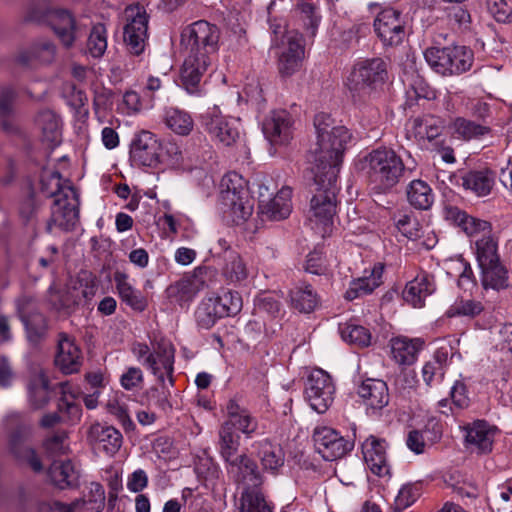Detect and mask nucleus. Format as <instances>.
Returning a JSON list of instances; mask_svg holds the SVG:
<instances>
[{
  "instance_id": "obj_23",
  "label": "nucleus",
  "mask_w": 512,
  "mask_h": 512,
  "mask_svg": "<svg viewBox=\"0 0 512 512\" xmlns=\"http://www.w3.org/2000/svg\"><path fill=\"white\" fill-rule=\"evenodd\" d=\"M46 21L66 48L73 46L77 26L70 11L60 8L50 9L46 13Z\"/></svg>"
},
{
  "instance_id": "obj_34",
  "label": "nucleus",
  "mask_w": 512,
  "mask_h": 512,
  "mask_svg": "<svg viewBox=\"0 0 512 512\" xmlns=\"http://www.w3.org/2000/svg\"><path fill=\"white\" fill-rule=\"evenodd\" d=\"M391 354L400 365H411L416 361L423 342L420 339L396 337L391 339Z\"/></svg>"
},
{
  "instance_id": "obj_52",
  "label": "nucleus",
  "mask_w": 512,
  "mask_h": 512,
  "mask_svg": "<svg viewBox=\"0 0 512 512\" xmlns=\"http://www.w3.org/2000/svg\"><path fill=\"white\" fill-rule=\"evenodd\" d=\"M74 506H80L89 512H102L105 506L104 487L99 483H91L87 499H77Z\"/></svg>"
},
{
  "instance_id": "obj_45",
  "label": "nucleus",
  "mask_w": 512,
  "mask_h": 512,
  "mask_svg": "<svg viewBox=\"0 0 512 512\" xmlns=\"http://www.w3.org/2000/svg\"><path fill=\"white\" fill-rule=\"evenodd\" d=\"M448 52L449 54L454 56L449 57V76L451 75H459L466 71H468L473 63V52L470 48L466 46H449Z\"/></svg>"
},
{
  "instance_id": "obj_5",
  "label": "nucleus",
  "mask_w": 512,
  "mask_h": 512,
  "mask_svg": "<svg viewBox=\"0 0 512 512\" xmlns=\"http://www.w3.org/2000/svg\"><path fill=\"white\" fill-rule=\"evenodd\" d=\"M388 78L386 63L372 58L357 63L347 78V88L355 102H365Z\"/></svg>"
},
{
  "instance_id": "obj_54",
  "label": "nucleus",
  "mask_w": 512,
  "mask_h": 512,
  "mask_svg": "<svg viewBox=\"0 0 512 512\" xmlns=\"http://www.w3.org/2000/svg\"><path fill=\"white\" fill-rule=\"evenodd\" d=\"M239 510L240 512H272L263 493H258L256 490L241 493Z\"/></svg>"
},
{
  "instance_id": "obj_27",
  "label": "nucleus",
  "mask_w": 512,
  "mask_h": 512,
  "mask_svg": "<svg viewBox=\"0 0 512 512\" xmlns=\"http://www.w3.org/2000/svg\"><path fill=\"white\" fill-rule=\"evenodd\" d=\"M148 19L145 11L137 8L135 16L124 28V41L129 51L134 55H140L145 47L147 38Z\"/></svg>"
},
{
  "instance_id": "obj_21",
  "label": "nucleus",
  "mask_w": 512,
  "mask_h": 512,
  "mask_svg": "<svg viewBox=\"0 0 512 512\" xmlns=\"http://www.w3.org/2000/svg\"><path fill=\"white\" fill-rule=\"evenodd\" d=\"M466 447L477 453L486 454L492 451L494 437L497 432L495 426L485 420H475L465 426Z\"/></svg>"
},
{
  "instance_id": "obj_32",
  "label": "nucleus",
  "mask_w": 512,
  "mask_h": 512,
  "mask_svg": "<svg viewBox=\"0 0 512 512\" xmlns=\"http://www.w3.org/2000/svg\"><path fill=\"white\" fill-rule=\"evenodd\" d=\"M383 270V265H375L369 277H362L351 281L344 294L345 299L352 301L371 294L382 283Z\"/></svg>"
},
{
  "instance_id": "obj_51",
  "label": "nucleus",
  "mask_w": 512,
  "mask_h": 512,
  "mask_svg": "<svg viewBox=\"0 0 512 512\" xmlns=\"http://www.w3.org/2000/svg\"><path fill=\"white\" fill-rule=\"evenodd\" d=\"M87 52L94 58H100L107 49V29L104 24H95L89 34L87 44Z\"/></svg>"
},
{
  "instance_id": "obj_37",
  "label": "nucleus",
  "mask_w": 512,
  "mask_h": 512,
  "mask_svg": "<svg viewBox=\"0 0 512 512\" xmlns=\"http://www.w3.org/2000/svg\"><path fill=\"white\" fill-rule=\"evenodd\" d=\"M409 124L411 127L410 131L416 138L427 139L434 142L438 140L443 129L442 120L431 115L414 118Z\"/></svg>"
},
{
  "instance_id": "obj_15",
  "label": "nucleus",
  "mask_w": 512,
  "mask_h": 512,
  "mask_svg": "<svg viewBox=\"0 0 512 512\" xmlns=\"http://www.w3.org/2000/svg\"><path fill=\"white\" fill-rule=\"evenodd\" d=\"M87 442L95 451L114 456L123 444V436L115 427L95 422L87 430Z\"/></svg>"
},
{
  "instance_id": "obj_20",
  "label": "nucleus",
  "mask_w": 512,
  "mask_h": 512,
  "mask_svg": "<svg viewBox=\"0 0 512 512\" xmlns=\"http://www.w3.org/2000/svg\"><path fill=\"white\" fill-rule=\"evenodd\" d=\"M82 360L81 350L76 345L74 339L67 333H59L57 353L54 360L55 365L64 374H72L80 370Z\"/></svg>"
},
{
  "instance_id": "obj_63",
  "label": "nucleus",
  "mask_w": 512,
  "mask_h": 512,
  "mask_svg": "<svg viewBox=\"0 0 512 512\" xmlns=\"http://www.w3.org/2000/svg\"><path fill=\"white\" fill-rule=\"evenodd\" d=\"M488 8L497 22H512V0H489Z\"/></svg>"
},
{
  "instance_id": "obj_13",
  "label": "nucleus",
  "mask_w": 512,
  "mask_h": 512,
  "mask_svg": "<svg viewBox=\"0 0 512 512\" xmlns=\"http://www.w3.org/2000/svg\"><path fill=\"white\" fill-rule=\"evenodd\" d=\"M315 448L326 461H334L346 455L353 448V443L342 437L330 427H317L313 433Z\"/></svg>"
},
{
  "instance_id": "obj_42",
  "label": "nucleus",
  "mask_w": 512,
  "mask_h": 512,
  "mask_svg": "<svg viewBox=\"0 0 512 512\" xmlns=\"http://www.w3.org/2000/svg\"><path fill=\"white\" fill-rule=\"evenodd\" d=\"M221 274L230 284L240 283L247 278L248 271L246 264L236 251L226 252Z\"/></svg>"
},
{
  "instance_id": "obj_38",
  "label": "nucleus",
  "mask_w": 512,
  "mask_h": 512,
  "mask_svg": "<svg viewBox=\"0 0 512 512\" xmlns=\"http://www.w3.org/2000/svg\"><path fill=\"white\" fill-rule=\"evenodd\" d=\"M462 185L477 196H486L494 185V174L489 169L469 171L462 177Z\"/></svg>"
},
{
  "instance_id": "obj_55",
  "label": "nucleus",
  "mask_w": 512,
  "mask_h": 512,
  "mask_svg": "<svg viewBox=\"0 0 512 512\" xmlns=\"http://www.w3.org/2000/svg\"><path fill=\"white\" fill-rule=\"evenodd\" d=\"M213 299L223 317L234 316L242 309V298L237 291L229 290Z\"/></svg>"
},
{
  "instance_id": "obj_7",
  "label": "nucleus",
  "mask_w": 512,
  "mask_h": 512,
  "mask_svg": "<svg viewBox=\"0 0 512 512\" xmlns=\"http://www.w3.org/2000/svg\"><path fill=\"white\" fill-rule=\"evenodd\" d=\"M221 186L220 202L224 213L236 224L247 220L252 214L253 205L243 178L237 173L228 174L222 179Z\"/></svg>"
},
{
  "instance_id": "obj_64",
  "label": "nucleus",
  "mask_w": 512,
  "mask_h": 512,
  "mask_svg": "<svg viewBox=\"0 0 512 512\" xmlns=\"http://www.w3.org/2000/svg\"><path fill=\"white\" fill-rule=\"evenodd\" d=\"M195 471L198 477L210 483L218 480L221 474L219 466L211 458L200 459L195 465Z\"/></svg>"
},
{
  "instance_id": "obj_44",
  "label": "nucleus",
  "mask_w": 512,
  "mask_h": 512,
  "mask_svg": "<svg viewBox=\"0 0 512 512\" xmlns=\"http://www.w3.org/2000/svg\"><path fill=\"white\" fill-rule=\"evenodd\" d=\"M480 268L482 270V284L485 289L501 290L508 287V271L500 261Z\"/></svg>"
},
{
  "instance_id": "obj_50",
  "label": "nucleus",
  "mask_w": 512,
  "mask_h": 512,
  "mask_svg": "<svg viewBox=\"0 0 512 512\" xmlns=\"http://www.w3.org/2000/svg\"><path fill=\"white\" fill-rule=\"evenodd\" d=\"M166 125L176 134L188 135L194 126L193 119L191 116L179 109H169L166 112Z\"/></svg>"
},
{
  "instance_id": "obj_40",
  "label": "nucleus",
  "mask_w": 512,
  "mask_h": 512,
  "mask_svg": "<svg viewBox=\"0 0 512 512\" xmlns=\"http://www.w3.org/2000/svg\"><path fill=\"white\" fill-rule=\"evenodd\" d=\"M451 129L457 138L465 141L481 139L491 132L490 127L478 124L463 117H457L454 119L451 123Z\"/></svg>"
},
{
  "instance_id": "obj_28",
  "label": "nucleus",
  "mask_w": 512,
  "mask_h": 512,
  "mask_svg": "<svg viewBox=\"0 0 512 512\" xmlns=\"http://www.w3.org/2000/svg\"><path fill=\"white\" fill-rule=\"evenodd\" d=\"M253 447L256 449V456L262 469L271 474H277L285 462V453L282 447L268 439L255 442Z\"/></svg>"
},
{
  "instance_id": "obj_9",
  "label": "nucleus",
  "mask_w": 512,
  "mask_h": 512,
  "mask_svg": "<svg viewBox=\"0 0 512 512\" xmlns=\"http://www.w3.org/2000/svg\"><path fill=\"white\" fill-rule=\"evenodd\" d=\"M335 385L330 375L322 369L311 372L305 384V399L319 414L325 413L333 404Z\"/></svg>"
},
{
  "instance_id": "obj_39",
  "label": "nucleus",
  "mask_w": 512,
  "mask_h": 512,
  "mask_svg": "<svg viewBox=\"0 0 512 512\" xmlns=\"http://www.w3.org/2000/svg\"><path fill=\"white\" fill-rule=\"evenodd\" d=\"M35 123L41 129L43 138L52 144L60 142V118L50 109L40 110L35 118Z\"/></svg>"
},
{
  "instance_id": "obj_56",
  "label": "nucleus",
  "mask_w": 512,
  "mask_h": 512,
  "mask_svg": "<svg viewBox=\"0 0 512 512\" xmlns=\"http://www.w3.org/2000/svg\"><path fill=\"white\" fill-rule=\"evenodd\" d=\"M477 260L479 266H487L496 263L499 260L497 254V243L490 236H483L476 241Z\"/></svg>"
},
{
  "instance_id": "obj_30",
  "label": "nucleus",
  "mask_w": 512,
  "mask_h": 512,
  "mask_svg": "<svg viewBox=\"0 0 512 512\" xmlns=\"http://www.w3.org/2000/svg\"><path fill=\"white\" fill-rule=\"evenodd\" d=\"M48 477L59 489L76 487L79 472L70 460H54L48 469Z\"/></svg>"
},
{
  "instance_id": "obj_11",
  "label": "nucleus",
  "mask_w": 512,
  "mask_h": 512,
  "mask_svg": "<svg viewBox=\"0 0 512 512\" xmlns=\"http://www.w3.org/2000/svg\"><path fill=\"white\" fill-rule=\"evenodd\" d=\"M200 124L208 134L225 146L233 145L240 138L239 120L222 115L217 106L208 108L201 114Z\"/></svg>"
},
{
  "instance_id": "obj_2",
  "label": "nucleus",
  "mask_w": 512,
  "mask_h": 512,
  "mask_svg": "<svg viewBox=\"0 0 512 512\" xmlns=\"http://www.w3.org/2000/svg\"><path fill=\"white\" fill-rule=\"evenodd\" d=\"M316 133L315 148L311 150L314 162L312 172H331L339 174L343 155L352 134L344 125L337 123L330 114L320 112L314 117Z\"/></svg>"
},
{
  "instance_id": "obj_61",
  "label": "nucleus",
  "mask_w": 512,
  "mask_h": 512,
  "mask_svg": "<svg viewBox=\"0 0 512 512\" xmlns=\"http://www.w3.org/2000/svg\"><path fill=\"white\" fill-rule=\"evenodd\" d=\"M483 310L480 302L475 300H460L452 305L446 312L448 317L455 316H469L474 317L479 315Z\"/></svg>"
},
{
  "instance_id": "obj_3",
  "label": "nucleus",
  "mask_w": 512,
  "mask_h": 512,
  "mask_svg": "<svg viewBox=\"0 0 512 512\" xmlns=\"http://www.w3.org/2000/svg\"><path fill=\"white\" fill-rule=\"evenodd\" d=\"M40 189L47 197L54 198L51 218L47 223V231L52 232L53 226L71 231L79 220V195L68 181H63L58 171L44 169L40 176Z\"/></svg>"
},
{
  "instance_id": "obj_59",
  "label": "nucleus",
  "mask_w": 512,
  "mask_h": 512,
  "mask_svg": "<svg viewBox=\"0 0 512 512\" xmlns=\"http://www.w3.org/2000/svg\"><path fill=\"white\" fill-rule=\"evenodd\" d=\"M170 395V389L165 382L164 384H160V387H151L147 391L148 405L167 412L172 409V405L169 401Z\"/></svg>"
},
{
  "instance_id": "obj_12",
  "label": "nucleus",
  "mask_w": 512,
  "mask_h": 512,
  "mask_svg": "<svg viewBox=\"0 0 512 512\" xmlns=\"http://www.w3.org/2000/svg\"><path fill=\"white\" fill-rule=\"evenodd\" d=\"M162 143L147 130L135 134L130 144V159L137 166L156 167L162 158Z\"/></svg>"
},
{
  "instance_id": "obj_62",
  "label": "nucleus",
  "mask_w": 512,
  "mask_h": 512,
  "mask_svg": "<svg viewBox=\"0 0 512 512\" xmlns=\"http://www.w3.org/2000/svg\"><path fill=\"white\" fill-rule=\"evenodd\" d=\"M68 435L65 431H60L47 438L44 442V448L51 457L65 455L69 451L67 443Z\"/></svg>"
},
{
  "instance_id": "obj_46",
  "label": "nucleus",
  "mask_w": 512,
  "mask_h": 512,
  "mask_svg": "<svg viewBox=\"0 0 512 512\" xmlns=\"http://www.w3.org/2000/svg\"><path fill=\"white\" fill-rule=\"evenodd\" d=\"M223 318L213 297L204 298L195 311V319L199 328L210 329L218 319Z\"/></svg>"
},
{
  "instance_id": "obj_18",
  "label": "nucleus",
  "mask_w": 512,
  "mask_h": 512,
  "mask_svg": "<svg viewBox=\"0 0 512 512\" xmlns=\"http://www.w3.org/2000/svg\"><path fill=\"white\" fill-rule=\"evenodd\" d=\"M293 117L286 110L273 111L263 123V133L273 145L289 143L293 135Z\"/></svg>"
},
{
  "instance_id": "obj_26",
  "label": "nucleus",
  "mask_w": 512,
  "mask_h": 512,
  "mask_svg": "<svg viewBox=\"0 0 512 512\" xmlns=\"http://www.w3.org/2000/svg\"><path fill=\"white\" fill-rule=\"evenodd\" d=\"M227 419L222 423L231 430H238L246 438H251L258 429V421L244 407L231 399L226 405Z\"/></svg>"
},
{
  "instance_id": "obj_58",
  "label": "nucleus",
  "mask_w": 512,
  "mask_h": 512,
  "mask_svg": "<svg viewBox=\"0 0 512 512\" xmlns=\"http://www.w3.org/2000/svg\"><path fill=\"white\" fill-rule=\"evenodd\" d=\"M421 486L418 483H408L401 487L394 501V510L403 511L411 506L420 496Z\"/></svg>"
},
{
  "instance_id": "obj_19",
  "label": "nucleus",
  "mask_w": 512,
  "mask_h": 512,
  "mask_svg": "<svg viewBox=\"0 0 512 512\" xmlns=\"http://www.w3.org/2000/svg\"><path fill=\"white\" fill-rule=\"evenodd\" d=\"M292 190L283 187L277 194L270 198L269 193H260V213L263 220L280 221L286 219L291 211Z\"/></svg>"
},
{
  "instance_id": "obj_36",
  "label": "nucleus",
  "mask_w": 512,
  "mask_h": 512,
  "mask_svg": "<svg viewBox=\"0 0 512 512\" xmlns=\"http://www.w3.org/2000/svg\"><path fill=\"white\" fill-rule=\"evenodd\" d=\"M289 296L292 307L300 313L313 312L320 301L317 292L310 284L306 283H302L291 289Z\"/></svg>"
},
{
  "instance_id": "obj_35",
  "label": "nucleus",
  "mask_w": 512,
  "mask_h": 512,
  "mask_svg": "<svg viewBox=\"0 0 512 512\" xmlns=\"http://www.w3.org/2000/svg\"><path fill=\"white\" fill-rule=\"evenodd\" d=\"M406 194L409 204L417 210H429L435 200V194L430 185L420 179L409 183Z\"/></svg>"
},
{
  "instance_id": "obj_60",
  "label": "nucleus",
  "mask_w": 512,
  "mask_h": 512,
  "mask_svg": "<svg viewBox=\"0 0 512 512\" xmlns=\"http://www.w3.org/2000/svg\"><path fill=\"white\" fill-rule=\"evenodd\" d=\"M38 209L39 205L36 201V193L33 186L30 184L27 194L19 202L18 208L19 216L24 224L28 225L36 218Z\"/></svg>"
},
{
  "instance_id": "obj_22",
  "label": "nucleus",
  "mask_w": 512,
  "mask_h": 512,
  "mask_svg": "<svg viewBox=\"0 0 512 512\" xmlns=\"http://www.w3.org/2000/svg\"><path fill=\"white\" fill-rule=\"evenodd\" d=\"M442 215L447 222L459 227L469 236L480 232H490L491 230V224L488 221L472 217L450 202L444 203Z\"/></svg>"
},
{
  "instance_id": "obj_4",
  "label": "nucleus",
  "mask_w": 512,
  "mask_h": 512,
  "mask_svg": "<svg viewBox=\"0 0 512 512\" xmlns=\"http://www.w3.org/2000/svg\"><path fill=\"white\" fill-rule=\"evenodd\" d=\"M355 169L381 191L395 187L406 171L401 157L387 147H378L359 156Z\"/></svg>"
},
{
  "instance_id": "obj_41",
  "label": "nucleus",
  "mask_w": 512,
  "mask_h": 512,
  "mask_svg": "<svg viewBox=\"0 0 512 512\" xmlns=\"http://www.w3.org/2000/svg\"><path fill=\"white\" fill-rule=\"evenodd\" d=\"M239 447L240 435L236 431L221 424L218 431L217 448L225 463H228L239 456Z\"/></svg>"
},
{
  "instance_id": "obj_47",
  "label": "nucleus",
  "mask_w": 512,
  "mask_h": 512,
  "mask_svg": "<svg viewBox=\"0 0 512 512\" xmlns=\"http://www.w3.org/2000/svg\"><path fill=\"white\" fill-rule=\"evenodd\" d=\"M448 52H451L448 47H429L424 51V58L430 68L442 75L449 76V60L452 55Z\"/></svg>"
},
{
  "instance_id": "obj_1",
  "label": "nucleus",
  "mask_w": 512,
  "mask_h": 512,
  "mask_svg": "<svg viewBox=\"0 0 512 512\" xmlns=\"http://www.w3.org/2000/svg\"><path fill=\"white\" fill-rule=\"evenodd\" d=\"M219 39V28L205 20L196 21L182 29L180 45L186 56L180 72V81L187 93L202 94V78L216 58Z\"/></svg>"
},
{
  "instance_id": "obj_49",
  "label": "nucleus",
  "mask_w": 512,
  "mask_h": 512,
  "mask_svg": "<svg viewBox=\"0 0 512 512\" xmlns=\"http://www.w3.org/2000/svg\"><path fill=\"white\" fill-rule=\"evenodd\" d=\"M339 332L341 338L349 344L359 347H366L370 344L371 334L363 326L352 323L340 324Z\"/></svg>"
},
{
  "instance_id": "obj_10",
  "label": "nucleus",
  "mask_w": 512,
  "mask_h": 512,
  "mask_svg": "<svg viewBox=\"0 0 512 512\" xmlns=\"http://www.w3.org/2000/svg\"><path fill=\"white\" fill-rule=\"evenodd\" d=\"M374 30L384 46H398L407 36V18L401 11L385 8L374 20Z\"/></svg>"
},
{
  "instance_id": "obj_33",
  "label": "nucleus",
  "mask_w": 512,
  "mask_h": 512,
  "mask_svg": "<svg viewBox=\"0 0 512 512\" xmlns=\"http://www.w3.org/2000/svg\"><path fill=\"white\" fill-rule=\"evenodd\" d=\"M198 291L196 279L184 277L170 284L166 288L165 293L171 303L185 307L194 299Z\"/></svg>"
},
{
  "instance_id": "obj_8",
  "label": "nucleus",
  "mask_w": 512,
  "mask_h": 512,
  "mask_svg": "<svg viewBox=\"0 0 512 512\" xmlns=\"http://www.w3.org/2000/svg\"><path fill=\"white\" fill-rule=\"evenodd\" d=\"M6 427L9 430V449L19 460L26 461L35 472L43 469L40 458L27 442L31 434V425L17 413L6 418Z\"/></svg>"
},
{
  "instance_id": "obj_17",
  "label": "nucleus",
  "mask_w": 512,
  "mask_h": 512,
  "mask_svg": "<svg viewBox=\"0 0 512 512\" xmlns=\"http://www.w3.org/2000/svg\"><path fill=\"white\" fill-rule=\"evenodd\" d=\"M388 444L385 439L374 435L368 436L362 443V453L371 472L379 477L390 475V465L387 458Z\"/></svg>"
},
{
  "instance_id": "obj_53",
  "label": "nucleus",
  "mask_w": 512,
  "mask_h": 512,
  "mask_svg": "<svg viewBox=\"0 0 512 512\" xmlns=\"http://www.w3.org/2000/svg\"><path fill=\"white\" fill-rule=\"evenodd\" d=\"M395 226L398 231L410 240L421 237V225L413 213L399 212L394 216Z\"/></svg>"
},
{
  "instance_id": "obj_24",
  "label": "nucleus",
  "mask_w": 512,
  "mask_h": 512,
  "mask_svg": "<svg viewBox=\"0 0 512 512\" xmlns=\"http://www.w3.org/2000/svg\"><path fill=\"white\" fill-rule=\"evenodd\" d=\"M435 290L434 276L421 271L406 284L402 291V297L405 302L413 307L421 308L425 305V299L432 295Z\"/></svg>"
},
{
  "instance_id": "obj_14",
  "label": "nucleus",
  "mask_w": 512,
  "mask_h": 512,
  "mask_svg": "<svg viewBox=\"0 0 512 512\" xmlns=\"http://www.w3.org/2000/svg\"><path fill=\"white\" fill-rule=\"evenodd\" d=\"M226 464L227 471L233 475L234 481L243 485L242 492L256 490V492L262 493L260 486L264 478L257 463L252 458L247 454H241Z\"/></svg>"
},
{
  "instance_id": "obj_31",
  "label": "nucleus",
  "mask_w": 512,
  "mask_h": 512,
  "mask_svg": "<svg viewBox=\"0 0 512 512\" xmlns=\"http://www.w3.org/2000/svg\"><path fill=\"white\" fill-rule=\"evenodd\" d=\"M114 281L118 295L122 302L128 305L131 309L138 312H142L147 308V298L140 290L134 288L128 282V276L125 273L116 271L114 273Z\"/></svg>"
},
{
  "instance_id": "obj_16",
  "label": "nucleus",
  "mask_w": 512,
  "mask_h": 512,
  "mask_svg": "<svg viewBox=\"0 0 512 512\" xmlns=\"http://www.w3.org/2000/svg\"><path fill=\"white\" fill-rule=\"evenodd\" d=\"M175 347L166 340H160L153 344V365H145L158 380L160 384H164L165 378L168 379L169 385L174 386V363H175Z\"/></svg>"
},
{
  "instance_id": "obj_29",
  "label": "nucleus",
  "mask_w": 512,
  "mask_h": 512,
  "mask_svg": "<svg viewBox=\"0 0 512 512\" xmlns=\"http://www.w3.org/2000/svg\"><path fill=\"white\" fill-rule=\"evenodd\" d=\"M25 302L26 299H20L17 301V313L25 326L29 342L37 344L44 339L47 334V319L39 312L27 313L25 309Z\"/></svg>"
},
{
  "instance_id": "obj_25",
  "label": "nucleus",
  "mask_w": 512,
  "mask_h": 512,
  "mask_svg": "<svg viewBox=\"0 0 512 512\" xmlns=\"http://www.w3.org/2000/svg\"><path fill=\"white\" fill-rule=\"evenodd\" d=\"M357 394L368 409L373 412L382 410L388 405L390 395L388 386L381 379L367 378L357 388Z\"/></svg>"
},
{
  "instance_id": "obj_57",
  "label": "nucleus",
  "mask_w": 512,
  "mask_h": 512,
  "mask_svg": "<svg viewBox=\"0 0 512 512\" xmlns=\"http://www.w3.org/2000/svg\"><path fill=\"white\" fill-rule=\"evenodd\" d=\"M295 12L303 22L304 28L309 35L311 37L315 36L321 19L316 7L307 2H300L297 4Z\"/></svg>"
},
{
  "instance_id": "obj_43",
  "label": "nucleus",
  "mask_w": 512,
  "mask_h": 512,
  "mask_svg": "<svg viewBox=\"0 0 512 512\" xmlns=\"http://www.w3.org/2000/svg\"><path fill=\"white\" fill-rule=\"evenodd\" d=\"M442 436L441 426L433 423L432 431L428 426L423 430H412L408 433L406 444L408 448L416 454H422L425 451L426 439L431 442H437Z\"/></svg>"
},
{
  "instance_id": "obj_6",
  "label": "nucleus",
  "mask_w": 512,
  "mask_h": 512,
  "mask_svg": "<svg viewBox=\"0 0 512 512\" xmlns=\"http://www.w3.org/2000/svg\"><path fill=\"white\" fill-rule=\"evenodd\" d=\"M332 169L331 172H312L314 175L315 193L310 201V209L308 211V219L315 220L327 226L332 222L333 216L336 214L337 200L336 196L339 191L337 185L338 175Z\"/></svg>"
},
{
  "instance_id": "obj_48",
  "label": "nucleus",
  "mask_w": 512,
  "mask_h": 512,
  "mask_svg": "<svg viewBox=\"0 0 512 512\" xmlns=\"http://www.w3.org/2000/svg\"><path fill=\"white\" fill-rule=\"evenodd\" d=\"M49 380L44 374L35 375L29 382L28 391L30 401L35 408H41L49 401Z\"/></svg>"
}]
</instances>
